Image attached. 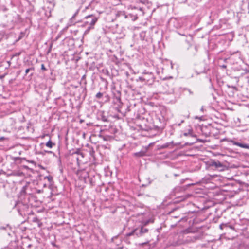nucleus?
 Instances as JSON below:
<instances>
[{"mask_svg":"<svg viewBox=\"0 0 249 249\" xmlns=\"http://www.w3.org/2000/svg\"><path fill=\"white\" fill-rule=\"evenodd\" d=\"M84 19H85V21L84 22L85 25H88L89 26L93 27L97 22L98 18L91 14L86 16L84 18Z\"/></svg>","mask_w":249,"mask_h":249,"instance_id":"4","label":"nucleus"},{"mask_svg":"<svg viewBox=\"0 0 249 249\" xmlns=\"http://www.w3.org/2000/svg\"><path fill=\"white\" fill-rule=\"evenodd\" d=\"M14 208L17 209L19 214L22 216H25L27 214L28 205L20 201L16 202Z\"/></svg>","mask_w":249,"mask_h":249,"instance_id":"1","label":"nucleus"},{"mask_svg":"<svg viewBox=\"0 0 249 249\" xmlns=\"http://www.w3.org/2000/svg\"><path fill=\"white\" fill-rule=\"evenodd\" d=\"M146 243H142V245H143L146 244Z\"/></svg>","mask_w":249,"mask_h":249,"instance_id":"46","label":"nucleus"},{"mask_svg":"<svg viewBox=\"0 0 249 249\" xmlns=\"http://www.w3.org/2000/svg\"><path fill=\"white\" fill-rule=\"evenodd\" d=\"M72 156L74 159L76 160L78 164H79V162L81 161V158H83L84 157V154L78 151L73 152L72 154Z\"/></svg>","mask_w":249,"mask_h":249,"instance_id":"10","label":"nucleus"},{"mask_svg":"<svg viewBox=\"0 0 249 249\" xmlns=\"http://www.w3.org/2000/svg\"><path fill=\"white\" fill-rule=\"evenodd\" d=\"M135 228L133 229L132 230V231L130 232H128L126 234V236L127 237H129V236H132V235H135Z\"/></svg>","mask_w":249,"mask_h":249,"instance_id":"17","label":"nucleus"},{"mask_svg":"<svg viewBox=\"0 0 249 249\" xmlns=\"http://www.w3.org/2000/svg\"><path fill=\"white\" fill-rule=\"evenodd\" d=\"M104 102L105 103L109 102L110 101V96H109V95L107 94L105 92V94H104Z\"/></svg>","mask_w":249,"mask_h":249,"instance_id":"16","label":"nucleus"},{"mask_svg":"<svg viewBox=\"0 0 249 249\" xmlns=\"http://www.w3.org/2000/svg\"><path fill=\"white\" fill-rule=\"evenodd\" d=\"M148 223V221H147L145 223V224H147Z\"/></svg>","mask_w":249,"mask_h":249,"instance_id":"51","label":"nucleus"},{"mask_svg":"<svg viewBox=\"0 0 249 249\" xmlns=\"http://www.w3.org/2000/svg\"><path fill=\"white\" fill-rule=\"evenodd\" d=\"M226 227H229L230 228V229H234V227L233 226H231V225H230L228 224V226H226Z\"/></svg>","mask_w":249,"mask_h":249,"instance_id":"34","label":"nucleus"},{"mask_svg":"<svg viewBox=\"0 0 249 249\" xmlns=\"http://www.w3.org/2000/svg\"><path fill=\"white\" fill-rule=\"evenodd\" d=\"M47 178L48 181L51 182L53 180V177L51 176H46L44 178Z\"/></svg>","mask_w":249,"mask_h":249,"instance_id":"27","label":"nucleus"},{"mask_svg":"<svg viewBox=\"0 0 249 249\" xmlns=\"http://www.w3.org/2000/svg\"><path fill=\"white\" fill-rule=\"evenodd\" d=\"M187 0H179L180 3H185Z\"/></svg>","mask_w":249,"mask_h":249,"instance_id":"37","label":"nucleus"},{"mask_svg":"<svg viewBox=\"0 0 249 249\" xmlns=\"http://www.w3.org/2000/svg\"><path fill=\"white\" fill-rule=\"evenodd\" d=\"M179 190H180V188H178V187L175 188L174 189V190H173V191L172 192V194H173V193H174V192L175 191H179Z\"/></svg>","mask_w":249,"mask_h":249,"instance_id":"35","label":"nucleus"},{"mask_svg":"<svg viewBox=\"0 0 249 249\" xmlns=\"http://www.w3.org/2000/svg\"><path fill=\"white\" fill-rule=\"evenodd\" d=\"M27 188V186L26 185V186H23L22 188V190H21V193L25 194L26 193V190Z\"/></svg>","mask_w":249,"mask_h":249,"instance_id":"21","label":"nucleus"},{"mask_svg":"<svg viewBox=\"0 0 249 249\" xmlns=\"http://www.w3.org/2000/svg\"><path fill=\"white\" fill-rule=\"evenodd\" d=\"M78 11H79V10H77V11L75 13V14L72 17V18H71V19H73L75 18V17L77 15V14L78 13Z\"/></svg>","mask_w":249,"mask_h":249,"instance_id":"32","label":"nucleus"},{"mask_svg":"<svg viewBox=\"0 0 249 249\" xmlns=\"http://www.w3.org/2000/svg\"><path fill=\"white\" fill-rule=\"evenodd\" d=\"M52 46H53V42H52L50 45L48 51V53H49L51 51Z\"/></svg>","mask_w":249,"mask_h":249,"instance_id":"31","label":"nucleus"},{"mask_svg":"<svg viewBox=\"0 0 249 249\" xmlns=\"http://www.w3.org/2000/svg\"><path fill=\"white\" fill-rule=\"evenodd\" d=\"M183 122H184V120H181V121L180 123L178 124V125H179H179H180L181 124V123H183Z\"/></svg>","mask_w":249,"mask_h":249,"instance_id":"43","label":"nucleus"},{"mask_svg":"<svg viewBox=\"0 0 249 249\" xmlns=\"http://www.w3.org/2000/svg\"><path fill=\"white\" fill-rule=\"evenodd\" d=\"M144 74L145 79L147 80H145V84L148 85L152 84L154 82L155 79L154 74L152 72L144 73Z\"/></svg>","mask_w":249,"mask_h":249,"instance_id":"8","label":"nucleus"},{"mask_svg":"<svg viewBox=\"0 0 249 249\" xmlns=\"http://www.w3.org/2000/svg\"><path fill=\"white\" fill-rule=\"evenodd\" d=\"M189 114H188V115H187V118H189Z\"/></svg>","mask_w":249,"mask_h":249,"instance_id":"48","label":"nucleus"},{"mask_svg":"<svg viewBox=\"0 0 249 249\" xmlns=\"http://www.w3.org/2000/svg\"><path fill=\"white\" fill-rule=\"evenodd\" d=\"M36 220H37V218H34V219H33V221H36Z\"/></svg>","mask_w":249,"mask_h":249,"instance_id":"44","label":"nucleus"},{"mask_svg":"<svg viewBox=\"0 0 249 249\" xmlns=\"http://www.w3.org/2000/svg\"><path fill=\"white\" fill-rule=\"evenodd\" d=\"M178 210V208H175V209H174L173 210V211H171V212H170V213H172L174 211H176V210Z\"/></svg>","mask_w":249,"mask_h":249,"instance_id":"39","label":"nucleus"},{"mask_svg":"<svg viewBox=\"0 0 249 249\" xmlns=\"http://www.w3.org/2000/svg\"><path fill=\"white\" fill-rule=\"evenodd\" d=\"M210 70V68L208 65H205L204 68L201 71H200L199 73H207Z\"/></svg>","mask_w":249,"mask_h":249,"instance_id":"14","label":"nucleus"},{"mask_svg":"<svg viewBox=\"0 0 249 249\" xmlns=\"http://www.w3.org/2000/svg\"><path fill=\"white\" fill-rule=\"evenodd\" d=\"M82 93H83L84 94V97L87 95V89H86V87H85L84 88H83V91H82Z\"/></svg>","mask_w":249,"mask_h":249,"instance_id":"29","label":"nucleus"},{"mask_svg":"<svg viewBox=\"0 0 249 249\" xmlns=\"http://www.w3.org/2000/svg\"><path fill=\"white\" fill-rule=\"evenodd\" d=\"M170 145V143H166L160 146L161 149H164L168 147Z\"/></svg>","mask_w":249,"mask_h":249,"instance_id":"20","label":"nucleus"},{"mask_svg":"<svg viewBox=\"0 0 249 249\" xmlns=\"http://www.w3.org/2000/svg\"><path fill=\"white\" fill-rule=\"evenodd\" d=\"M135 235L138 237L143 236L145 234L148 233L149 229L143 226H139L135 228Z\"/></svg>","mask_w":249,"mask_h":249,"instance_id":"5","label":"nucleus"},{"mask_svg":"<svg viewBox=\"0 0 249 249\" xmlns=\"http://www.w3.org/2000/svg\"><path fill=\"white\" fill-rule=\"evenodd\" d=\"M25 36V33L24 32H21L20 33L19 36L18 37V40L21 39L22 38H23Z\"/></svg>","mask_w":249,"mask_h":249,"instance_id":"24","label":"nucleus"},{"mask_svg":"<svg viewBox=\"0 0 249 249\" xmlns=\"http://www.w3.org/2000/svg\"><path fill=\"white\" fill-rule=\"evenodd\" d=\"M45 151L48 153H53V152L51 151Z\"/></svg>","mask_w":249,"mask_h":249,"instance_id":"42","label":"nucleus"},{"mask_svg":"<svg viewBox=\"0 0 249 249\" xmlns=\"http://www.w3.org/2000/svg\"><path fill=\"white\" fill-rule=\"evenodd\" d=\"M41 70H42L43 71H47V69L45 68L44 64H41Z\"/></svg>","mask_w":249,"mask_h":249,"instance_id":"30","label":"nucleus"},{"mask_svg":"<svg viewBox=\"0 0 249 249\" xmlns=\"http://www.w3.org/2000/svg\"><path fill=\"white\" fill-rule=\"evenodd\" d=\"M231 142L234 145L238 146L244 148L249 149V145L248 144L236 142L233 140H231Z\"/></svg>","mask_w":249,"mask_h":249,"instance_id":"11","label":"nucleus"},{"mask_svg":"<svg viewBox=\"0 0 249 249\" xmlns=\"http://www.w3.org/2000/svg\"><path fill=\"white\" fill-rule=\"evenodd\" d=\"M208 166L213 169L219 171H223L225 169V166L219 160H211L208 162Z\"/></svg>","mask_w":249,"mask_h":249,"instance_id":"3","label":"nucleus"},{"mask_svg":"<svg viewBox=\"0 0 249 249\" xmlns=\"http://www.w3.org/2000/svg\"><path fill=\"white\" fill-rule=\"evenodd\" d=\"M201 111H203V107H202L201 108Z\"/></svg>","mask_w":249,"mask_h":249,"instance_id":"47","label":"nucleus"},{"mask_svg":"<svg viewBox=\"0 0 249 249\" xmlns=\"http://www.w3.org/2000/svg\"><path fill=\"white\" fill-rule=\"evenodd\" d=\"M162 87L166 92L172 93L174 91V87L171 82H165L162 84Z\"/></svg>","mask_w":249,"mask_h":249,"instance_id":"7","label":"nucleus"},{"mask_svg":"<svg viewBox=\"0 0 249 249\" xmlns=\"http://www.w3.org/2000/svg\"><path fill=\"white\" fill-rule=\"evenodd\" d=\"M184 47L186 48L188 51V54L191 57H194L196 55L198 49L196 46H192L191 43L186 40L184 43Z\"/></svg>","mask_w":249,"mask_h":249,"instance_id":"2","label":"nucleus"},{"mask_svg":"<svg viewBox=\"0 0 249 249\" xmlns=\"http://www.w3.org/2000/svg\"><path fill=\"white\" fill-rule=\"evenodd\" d=\"M94 153V151L93 150V149H92L90 151V154L91 155H92V154Z\"/></svg>","mask_w":249,"mask_h":249,"instance_id":"38","label":"nucleus"},{"mask_svg":"<svg viewBox=\"0 0 249 249\" xmlns=\"http://www.w3.org/2000/svg\"><path fill=\"white\" fill-rule=\"evenodd\" d=\"M20 71L18 72V74L20 73Z\"/></svg>","mask_w":249,"mask_h":249,"instance_id":"49","label":"nucleus"},{"mask_svg":"<svg viewBox=\"0 0 249 249\" xmlns=\"http://www.w3.org/2000/svg\"><path fill=\"white\" fill-rule=\"evenodd\" d=\"M45 145L49 148H52L53 146L55 145V143L52 142V141L50 140L45 143Z\"/></svg>","mask_w":249,"mask_h":249,"instance_id":"13","label":"nucleus"},{"mask_svg":"<svg viewBox=\"0 0 249 249\" xmlns=\"http://www.w3.org/2000/svg\"><path fill=\"white\" fill-rule=\"evenodd\" d=\"M33 73H31V76H33Z\"/></svg>","mask_w":249,"mask_h":249,"instance_id":"50","label":"nucleus"},{"mask_svg":"<svg viewBox=\"0 0 249 249\" xmlns=\"http://www.w3.org/2000/svg\"><path fill=\"white\" fill-rule=\"evenodd\" d=\"M191 132H192V130L190 129V130H189L188 132L184 133L183 135L185 136H188L189 135H191Z\"/></svg>","mask_w":249,"mask_h":249,"instance_id":"26","label":"nucleus"},{"mask_svg":"<svg viewBox=\"0 0 249 249\" xmlns=\"http://www.w3.org/2000/svg\"><path fill=\"white\" fill-rule=\"evenodd\" d=\"M172 216H173V217H175V218H178V217H179L180 216H179V215L177 216V215H172Z\"/></svg>","mask_w":249,"mask_h":249,"instance_id":"41","label":"nucleus"},{"mask_svg":"<svg viewBox=\"0 0 249 249\" xmlns=\"http://www.w3.org/2000/svg\"><path fill=\"white\" fill-rule=\"evenodd\" d=\"M113 102L117 105L118 107H121L122 105L121 99V93L120 91H118L117 93L115 95L113 98Z\"/></svg>","mask_w":249,"mask_h":249,"instance_id":"9","label":"nucleus"},{"mask_svg":"<svg viewBox=\"0 0 249 249\" xmlns=\"http://www.w3.org/2000/svg\"><path fill=\"white\" fill-rule=\"evenodd\" d=\"M145 153H146L145 151H141L140 152L134 153V155L136 157H143V156H145Z\"/></svg>","mask_w":249,"mask_h":249,"instance_id":"12","label":"nucleus"},{"mask_svg":"<svg viewBox=\"0 0 249 249\" xmlns=\"http://www.w3.org/2000/svg\"><path fill=\"white\" fill-rule=\"evenodd\" d=\"M60 37V35L59 34L58 35V36H56V38L55 39V40L54 41H56L58 39V38Z\"/></svg>","mask_w":249,"mask_h":249,"instance_id":"36","label":"nucleus"},{"mask_svg":"<svg viewBox=\"0 0 249 249\" xmlns=\"http://www.w3.org/2000/svg\"><path fill=\"white\" fill-rule=\"evenodd\" d=\"M93 28H94V27H91V26H89V27H88V28H87V29L86 30V31H85V34H88V33L90 31V30L91 29H93Z\"/></svg>","mask_w":249,"mask_h":249,"instance_id":"23","label":"nucleus"},{"mask_svg":"<svg viewBox=\"0 0 249 249\" xmlns=\"http://www.w3.org/2000/svg\"><path fill=\"white\" fill-rule=\"evenodd\" d=\"M228 226V223H222L220 225L219 228L221 229H223L224 227Z\"/></svg>","mask_w":249,"mask_h":249,"instance_id":"25","label":"nucleus"},{"mask_svg":"<svg viewBox=\"0 0 249 249\" xmlns=\"http://www.w3.org/2000/svg\"><path fill=\"white\" fill-rule=\"evenodd\" d=\"M4 77V75L0 76V78H2Z\"/></svg>","mask_w":249,"mask_h":249,"instance_id":"45","label":"nucleus"},{"mask_svg":"<svg viewBox=\"0 0 249 249\" xmlns=\"http://www.w3.org/2000/svg\"><path fill=\"white\" fill-rule=\"evenodd\" d=\"M221 67L222 68H226L227 67V66L225 65H223L221 66Z\"/></svg>","mask_w":249,"mask_h":249,"instance_id":"40","label":"nucleus"},{"mask_svg":"<svg viewBox=\"0 0 249 249\" xmlns=\"http://www.w3.org/2000/svg\"><path fill=\"white\" fill-rule=\"evenodd\" d=\"M87 181L88 182H89V183L91 185V186H94L95 185V182L93 180L92 178H89L88 179H87Z\"/></svg>","mask_w":249,"mask_h":249,"instance_id":"18","label":"nucleus"},{"mask_svg":"<svg viewBox=\"0 0 249 249\" xmlns=\"http://www.w3.org/2000/svg\"><path fill=\"white\" fill-rule=\"evenodd\" d=\"M35 69L34 67H31V68H28L26 70H25V75H26L27 74V73L30 71H34Z\"/></svg>","mask_w":249,"mask_h":249,"instance_id":"22","label":"nucleus"},{"mask_svg":"<svg viewBox=\"0 0 249 249\" xmlns=\"http://www.w3.org/2000/svg\"><path fill=\"white\" fill-rule=\"evenodd\" d=\"M188 219V217L187 216L182 217L180 219L179 221H186Z\"/></svg>","mask_w":249,"mask_h":249,"instance_id":"28","label":"nucleus"},{"mask_svg":"<svg viewBox=\"0 0 249 249\" xmlns=\"http://www.w3.org/2000/svg\"><path fill=\"white\" fill-rule=\"evenodd\" d=\"M77 175L81 180L85 183H88L87 179L89 177V172L86 170H79L77 171Z\"/></svg>","mask_w":249,"mask_h":249,"instance_id":"6","label":"nucleus"},{"mask_svg":"<svg viewBox=\"0 0 249 249\" xmlns=\"http://www.w3.org/2000/svg\"><path fill=\"white\" fill-rule=\"evenodd\" d=\"M104 94H105V92H99L95 95V98L97 99H101L103 97Z\"/></svg>","mask_w":249,"mask_h":249,"instance_id":"15","label":"nucleus"},{"mask_svg":"<svg viewBox=\"0 0 249 249\" xmlns=\"http://www.w3.org/2000/svg\"><path fill=\"white\" fill-rule=\"evenodd\" d=\"M102 120L103 121H104V122H107V118H106V117H105V116H103V117H102Z\"/></svg>","mask_w":249,"mask_h":249,"instance_id":"33","label":"nucleus"},{"mask_svg":"<svg viewBox=\"0 0 249 249\" xmlns=\"http://www.w3.org/2000/svg\"><path fill=\"white\" fill-rule=\"evenodd\" d=\"M138 80H140V81H141L142 82H144L145 83V80H147L145 79V78L144 77V74H143V75L142 76L139 77V79L138 80H137V81Z\"/></svg>","mask_w":249,"mask_h":249,"instance_id":"19","label":"nucleus"}]
</instances>
